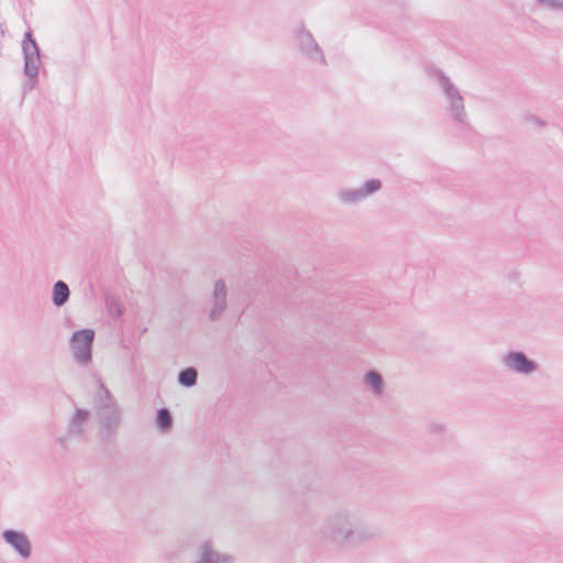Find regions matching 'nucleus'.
<instances>
[{"label":"nucleus","instance_id":"1a4fd4ad","mask_svg":"<svg viewBox=\"0 0 563 563\" xmlns=\"http://www.w3.org/2000/svg\"><path fill=\"white\" fill-rule=\"evenodd\" d=\"M2 540L16 552L21 559L29 560L32 555V544L29 537L19 530L5 529L1 533Z\"/></svg>","mask_w":563,"mask_h":563},{"label":"nucleus","instance_id":"ddd939ff","mask_svg":"<svg viewBox=\"0 0 563 563\" xmlns=\"http://www.w3.org/2000/svg\"><path fill=\"white\" fill-rule=\"evenodd\" d=\"M434 75H435L438 82L446 98L448 103L451 102L452 100H454L455 96H456V98L462 96L460 93L459 89L451 81V79L441 69H437Z\"/></svg>","mask_w":563,"mask_h":563},{"label":"nucleus","instance_id":"dca6fc26","mask_svg":"<svg viewBox=\"0 0 563 563\" xmlns=\"http://www.w3.org/2000/svg\"><path fill=\"white\" fill-rule=\"evenodd\" d=\"M365 384L372 389L374 395L379 396L384 391L383 376L374 369L368 371L364 377Z\"/></svg>","mask_w":563,"mask_h":563},{"label":"nucleus","instance_id":"9d476101","mask_svg":"<svg viewBox=\"0 0 563 563\" xmlns=\"http://www.w3.org/2000/svg\"><path fill=\"white\" fill-rule=\"evenodd\" d=\"M227 296H228V290H227V285H225L224 280L218 279L214 283L213 292H212L213 306L209 313V319L211 321H217L218 319H220V317L225 311L227 306H228Z\"/></svg>","mask_w":563,"mask_h":563},{"label":"nucleus","instance_id":"a211bd4d","mask_svg":"<svg viewBox=\"0 0 563 563\" xmlns=\"http://www.w3.org/2000/svg\"><path fill=\"white\" fill-rule=\"evenodd\" d=\"M156 426L162 432H167L173 426V416L167 408H161L156 413Z\"/></svg>","mask_w":563,"mask_h":563},{"label":"nucleus","instance_id":"4be33fe9","mask_svg":"<svg viewBox=\"0 0 563 563\" xmlns=\"http://www.w3.org/2000/svg\"><path fill=\"white\" fill-rule=\"evenodd\" d=\"M66 440H67V437H60V438H58V442H59V444H60V445H63V446L65 445Z\"/></svg>","mask_w":563,"mask_h":563},{"label":"nucleus","instance_id":"6e6552de","mask_svg":"<svg viewBox=\"0 0 563 563\" xmlns=\"http://www.w3.org/2000/svg\"><path fill=\"white\" fill-rule=\"evenodd\" d=\"M380 188L382 181L379 179L373 178L367 180L365 185L360 188L340 190L338 192V197L342 203L353 205L375 194Z\"/></svg>","mask_w":563,"mask_h":563},{"label":"nucleus","instance_id":"9b49d317","mask_svg":"<svg viewBox=\"0 0 563 563\" xmlns=\"http://www.w3.org/2000/svg\"><path fill=\"white\" fill-rule=\"evenodd\" d=\"M89 415L86 409H76L68 421V435H82L85 432L84 424L87 422Z\"/></svg>","mask_w":563,"mask_h":563},{"label":"nucleus","instance_id":"f8f14e48","mask_svg":"<svg viewBox=\"0 0 563 563\" xmlns=\"http://www.w3.org/2000/svg\"><path fill=\"white\" fill-rule=\"evenodd\" d=\"M426 429L432 445L440 446L444 443L446 437V426L444 423L431 421L427 424Z\"/></svg>","mask_w":563,"mask_h":563},{"label":"nucleus","instance_id":"5701e85b","mask_svg":"<svg viewBox=\"0 0 563 563\" xmlns=\"http://www.w3.org/2000/svg\"><path fill=\"white\" fill-rule=\"evenodd\" d=\"M0 563H2V562L0 561Z\"/></svg>","mask_w":563,"mask_h":563},{"label":"nucleus","instance_id":"0eeeda50","mask_svg":"<svg viewBox=\"0 0 563 563\" xmlns=\"http://www.w3.org/2000/svg\"><path fill=\"white\" fill-rule=\"evenodd\" d=\"M501 362L507 369L521 375H530L539 368L538 363L522 351L507 352L503 355Z\"/></svg>","mask_w":563,"mask_h":563},{"label":"nucleus","instance_id":"39448f33","mask_svg":"<svg viewBox=\"0 0 563 563\" xmlns=\"http://www.w3.org/2000/svg\"><path fill=\"white\" fill-rule=\"evenodd\" d=\"M296 45L299 52L309 60L313 63L327 64L325 56L322 48L314 40L311 32L305 29L303 25L295 33Z\"/></svg>","mask_w":563,"mask_h":563},{"label":"nucleus","instance_id":"2eb2a0df","mask_svg":"<svg viewBox=\"0 0 563 563\" xmlns=\"http://www.w3.org/2000/svg\"><path fill=\"white\" fill-rule=\"evenodd\" d=\"M449 113L453 121L457 123H465L466 121V112L464 107V99L462 96L455 97L454 100L449 102Z\"/></svg>","mask_w":563,"mask_h":563},{"label":"nucleus","instance_id":"20e7f679","mask_svg":"<svg viewBox=\"0 0 563 563\" xmlns=\"http://www.w3.org/2000/svg\"><path fill=\"white\" fill-rule=\"evenodd\" d=\"M93 341L95 331L92 329H81L71 334L69 349L77 364L86 366L92 361Z\"/></svg>","mask_w":563,"mask_h":563},{"label":"nucleus","instance_id":"f03ea898","mask_svg":"<svg viewBox=\"0 0 563 563\" xmlns=\"http://www.w3.org/2000/svg\"><path fill=\"white\" fill-rule=\"evenodd\" d=\"M93 410L100 424V439L107 443L117 434L121 424L122 413L114 397L101 379H98V391L93 400Z\"/></svg>","mask_w":563,"mask_h":563},{"label":"nucleus","instance_id":"423d86ee","mask_svg":"<svg viewBox=\"0 0 563 563\" xmlns=\"http://www.w3.org/2000/svg\"><path fill=\"white\" fill-rule=\"evenodd\" d=\"M190 563H235V561L231 554L219 551L212 541L205 540L195 549Z\"/></svg>","mask_w":563,"mask_h":563},{"label":"nucleus","instance_id":"f257e3e1","mask_svg":"<svg viewBox=\"0 0 563 563\" xmlns=\"http://www.w3.org/2000/svg\"><path fill=\"white\" fill-rule=\"evenodd\" d=\"M378 525L360 511L341 507L329 512L319 529L322 540L345 550H354L382 537Z\"/></svg>","mask_w":563,"mask_h":563},{"label":"nucleus","instance_id":"aec40b11","mask_svg":"<svg viewBox=\"0 0 563 563\" xmlns=\"http://www.w3.org/2000/svg\"><path fill=\"white\" fill-rule=\"evenodd\" d=\"M540 5L552 10H563V0H537Z\"/></svg>","mask_w":563,"mask_h":563},{"label":"nucleus","instance_id":"6ab92c4d","mask_svg":"<svg viewBox=\"0 0 563 563\" xmlns=\"http://www.w3.org/2000/svg\"><path fill=\"white\" fill-rule=\"evenodd\" d=\"M106 307L112 317H121L124 312V307L112 296L106 297Z\"/></svg>","mask_w":563,"mask_h":563},{"label":"nucleus","instance_id":"f3484780","mask_svg":"<svg viewBox=\"0 0 563 563\" xmlns=\"http://www.w3.org/2000/svg\"><path fill=\"white\" fill-rule=\"evenodd\" d=\"M178 384L183 387L190 388L197 384L198 371L195 367H186L178 373Z\"/></svg>","mask_w":563,"mask_h":563},{"label":"nucleus","instance_id":"7ed1b4c3","mask_svg":"<svg viewBox=\"0 0 563 563\" xmlns=\"http://www.w3.org/2000/svg\"><path fill=\"white\" fill-rule=\"evenodd\" d=\"M22 53L24 60L23 74L26 77L22 86V92L25 95L36 87L38 82V69L42 65L41 49L30 29L23 36Z\"/></svg>","mask_w":563,"mask_h":563},{"label":"nucleus","instance_id":"412c9836","mask_svg":"<svg viewBox=\"0 0 563 563\" xmlns=\"http://www.w3.org/2000/svg\"><path fill=\"white\" fill-rule=\"evenodd\" d=\"M528 121L532 122L533 124L538 125V126H544L545 123L538 117H534V115H531L529 118H527Z\"/></svg>","mask_w":563,"mask_h":563},{"label":"nucleus","instance_id":"4468645a","mask_svg":"<svg viewBox=\"0 0 563 563\" xmlns=\"http://www.w3.org/2000/svg\"><path fill=\"white\" fill-rule=\"evenodd\" d=\"M70 290L68 285L63 280H57L53 286L52 301L55 307H63L69 299Z\"/></svg>","mask_w":563,"mask_h":563}]
</instances>
